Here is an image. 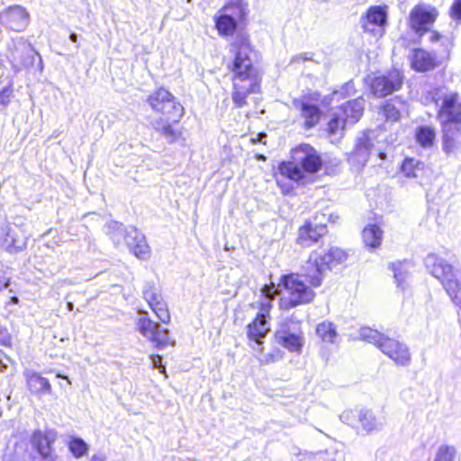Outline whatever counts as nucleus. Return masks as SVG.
I'll return each mask as SVG.
<instances>
[{"mask_svg":"<svg viewBox=\"0 0 461 461\" xmlns=\"http://www.w3.org/2000/svg\"><path fill=\"white\" fill-rule=\"evenodd\" d=\"M230 51L233 55L229 66L232 74V100L237 106L241 107L246 104L247 96L257 92L259 87L257 70L251 59L253 50L249 39L240 35L231 42Z\"/></svg>","mask_w":461,"mask_h":461,"instance_id":"nucleus-1","label":"nucleus"},{"mask_svg":"<svg viewBox=\"0 0 461 461\" xmlns=\"http://www.w3.org/2000/svg\"><path fill=\"white\" fill-rule=\"evenodd\" d=\"M291 161L282 162L279 172L283 176L298 183H304L305 174L317 173L322 160L317 150L309 144H300L291 151Z\"/></svg>","mask_w":461,"mask_h":461,"instance_id":"nucleus-2","label":"nucleus"},{"mask_svg":"<svg viewBox=\"0 0 461 461\" xmlns=\"http://www.w3.org/2000/svg\"><path fill=\"white\" fill-rule=\"evenodd\" d=\"M348 257L349 251L339 247H331L321 253L312 252L307 261L304 274L305 282L312 286H320L325 271L344 264Z\"/></svg>","mask_w":461,"mask_h":461,"instance_id":"nucleus-3","label":"nucleus"},{"mask_svg":"<svg viewBox=\"0 0 461 461\" xmlns=\"http://www.w3.org/2000/svg\"><path fill=\"white\" fill-rule=\"evenodd\" d=\"M359 336L363 340L375 345L395 365L408 366L411 364V355L409 348L404 343L386 337L368 327L362 328L359 331Z\"/></svg>","mask_w":461,"mask_h":461,"instance_id":"nucleus-4","label":"nucleus"},{"mask_svg":"<svg viewBox=\"0 0 461 461\" xmlns=\"http://www.w3.org/2000/svg\"><path fill=\"white\" fill-rule=\"evenodd\" d=\"M108 233L117 248L123 244L140 259H148L150 256V249L146 242L144 235L135 227L124 228L117 221L107 224Z\"/></svg>","mask_w":461,"mask_h":461,"instance_id":"nucleus-5","label":"nucleus"},{"mask_svg":"<svg viewBox=\"0 0 461 461\" xmlns=\"http://www.w3.org/2000/svg\"><path fill=\"white\" fill-rule=\"evenodd\" d=\"M340 420L356 429L358 435L366 436L383 429L384 420L372 411L346 410L339 415Z\"/></svg>","mask_w":461,"mask_h":461,"instance_id":"nucleus-6","label":"nucleus"},{"mask_svg":"<svg viewBox=\"0 0 461 461\" xmlns=\"http://www.w3.org/2000/svg\"><path fill=\"white\" fill-rule=\"evenodd\" d=\"M365 100L362 97L348 101L339 106L332 114L328 123L330 134H341L347 124H355L363 115Z\"/></svg>","mask_w":461,"mask_h":461,"instance_id":"nucleus-7","label":"nucleus"},{"mask_svg":"<svg viewBox=\"0 0 461 461\" xmlns=\"http://www.w3.org/2000/svg\"><path fill=\"white\" fill-rule=\"evenodd\" d=\"M151 109L163 114L167 120L178 122L184 115V107L167 89L160 87L149 95L147 99Z\"/></svg>","mask_w":461,"mask_h":461,"instance_id":"nucleus-8","label":"nucleus"},{"mask_svg":"<svg viewBox=\"0 0 461 461\" xmlns=\"http://www.w3.org/2000/svg\"><path fill=\"white\" fill-rule=\"evenodd\" d=\"M424 264L427 270L437 278L445 288H461L460 274L447 263L446 259L436 255L429 254Z\"/></svg>","mask_w":461,"mask_h":461,"instance_id":"nucleus-9","label":"nucleus"},{"mask_svg":"<svg viewBox=\"0 0 461 461\" xmlns=\"http://www.w3.org/2000/svg\"><path fill=\"white\" fill-rule=\"evenodd\" d=\"M140 316L137 318L136 330L148 340L153 342L158 348H163L168 345H174L175 341L169 336L167 329L148 317V312L139 310Z\"/></svg>","mask_w":461,"mask_h":461,"instance_id":"nucleus-10","label":"nucleus"},{"mask_svg":"<svg viewBox=\"0 0 461 461\" xmlns=\"http://www.w3.org/2000/svg\"><path fill=\"white\" fill-rule=\"evenodd\" d=\"M275 339L290 352L300 353L304 344L301 323L291 319L285 320L276 330Z\"/></svg>","mask_w":461,"mask_h":461,"instance_id":"nucleus-11","label":"nucleus"},{"mask_svg":"<svg viewBox=\"0 0 461 461\" xmlns=\"http://www.w3.org/2000/svg\"><path fill=\"white\" fill-rule=\"evenodd\" d=\"M7 59L15 71L32 66L34 56L39 55L23 37L12 39L7 43Z\"/></svg>","mask_w":461,"mask_h":461,"instance_id":"nucleus-12","label":"nucleus"},{"mask_svg":"<svg viewBox=\"0 0 461 461\" xmlns=\"http://www.w3.org/2000/svg\"><path fill=\"white\" fill-rule=\"evenodd\" d=\"M260 294L268 303L281 294L280 306L285 309L310 303L314 297L313 290H260Z\"/></svg>","mask_w":461,"mask_h":461,"instance_id":"nucleus-13","label":"nucleus"},{"mask_svg":"<svg viewBox=\"0 0 461 461\" xmlns=\"http://www.w3.org/2000/svg\"><path fill=\"white\" fill-rule=\"evenodd\" d=\"M438 12L435 7L425 5L414 6L410 14V26L416 34L422 36L435 23Z\"/></svg>","mask_w":461,"mask_h":461,"instance_id":"nucleus-14","label":"nucleus"},{"mask_svg":"<svg viewBox=\"0 0 461 461\" xmlns=\"http://www.w3.org/2000/svg\"><path fill=\"white\" fill-rule=\"evenodd\" d=\"M388 6L373 5L370 6L364 15H362L360 23L365 32L374 35L381 36L387 24Z\"/></svg>","mask_w":461,"mask_h":461,"instance_id":"nucleus-15","label":"nucleus"},{"mask_svg":"<svg viewBox=\"0 0 461 461\" xmlns=\"http://www.w3.org/2000/svg\"><path fill=\"white\" fill-rule=\"evenodd\" d=\"M402 75L400 70L393 69L386 74L375 77L370 83L371 92L377 97H384L400 88Z\"/></svg>","mask_w":461,"mask_h":461,"instance_id":"nucleus-16","label":"nucleus"},{"mask_svg":"<svg viewBox=\"0 0 461 461\" xmlns=\"http://www.w3.org/2000/svg\"><path fill=\"white\" fill-rule=\"evenodd\" d=\"M442 124L461 122V101L457 93H446L438 111Z\"/></svg>","mask_w":461,"mask_h":461,"instance_id":"nucleus-17","label":"nucleus"},{"mask_svg":"<svg viewBox=\"0 0 461 461\" xmlns=\"http://www.w3.org/2000/svg\"><path fill=\"white\" fill-rule=\"evenodd\" d=\"M27 237L18 226L6 224L0 230L1 246L10 253L23 250L26 246Z\"/></svg>","mask_w":461,"mask_h":461,"instance_id":"nucleus-18","label":"nucleus"},{"mask_svg":"<svg viewBox=\"0 0 461 461\" xmlns=\"http://www.w3.org/2000/svg\"><path fill=\"white\" fill-rule=\"evenodd\" d=\"M268 308L269 303H263L261 312L258 313L254 321L247 327L249 339L255 341L258 345L263 343L262 339L270 331Z\"/></svg>","mask_w":461,"mask_h":461,"instance_id":"nucleus-19","label":"nucleus"},{"mask_svg":"<svg viewBox=\"0 0 461 461\" xmlns=\"http://www.w3.org/2000/svg\"><path fill=\"white\" fill-rule=\"evenodd\" d=\"M30 22V15L25 8L21 5L10 6L0 13V23L14 31H23Z\"/></svg>","mask_w":461,"mask_h":461,"instance_id":"nucleus-20","label":"nucleus"},{"mask_svg":"<svg viewBox=\"0 0 461 461\" xmlns=\"http://www.w3.org/2000/svg\"><path fill=\"white\" fill-rule=\"evenodd\" d=\"M326 232V225L321 221L316 223L308 221L298 230L297 243L302 247H311Z\"/></svg>","mask_w":461,"mask_h":461,"instance_id":"nucleus-21","label":"nucleus"},{"mask_svg":"<svg viewBox=\"0 0 461 461\" xmlns=\"http://www.w3.org/2000/svg\"><path fill=\"white\" fill-rule=\"evenodd\" d=\"M143 298L161 322L168 323L170 321L167 304L159 290H144Z\"/></svg>","mask_w":461,"mask_h":461,"instance_id":"nucleus-22","label":"nucleus"},{"mask_svg":"<svg viewBox=\"0 0 461 461\" xmlns=\"http://www.w3.org/2000/svg\"><path fill=\"white\" fill-rule=\"evenodd\" d=\"M373 147L371 139L366 134H363L357 138L355 148L349 154L348 161L357 168L363 167L369 158Z\"/></svg>","mask_w":461,"mask_h":461,"instance_id":"nucleus-23","label":"nucleus"},{"mask_svg":"<svg viewBox=\"0 0 461 461\" xmlns=\"http://www.w3.org/2000/svg\"><path fill=\"white\" fill-rule=\"evenodd\" d=\"M443 125V150L447 155H455L461 149V122Z\"/></svg>","mask_w":461,"mask_h":461,"instance_id":"nucleus-24","label":"nucleus"},{"mask_svg":"<svg viewBox=\"0 0 461 461\" xmlns=\"http://www.w3.org/2000/svg\"><path fill=\"white\" fill-rule=\"evenodd\" d=\"M294 105L300 111V115L303 119V124L306 129L312 128L318 124L321 119V110L317 105L303 100H294Z\"/></svg>","mask_w":461,"mask_h":461,"instance_id":"nucleus-25","label":"nucleus"},{"mask_svg":"<svg viewBox=\"0 0 461 461\" xmlns=\"http://www.w3.org/2000/svg\"><path fill=\"white\" fill-rule=\"evenodd\" d=\"M411 68L419 72H426L433 69L436 66V56L433 53L422 49L413 50L411 56Z\"/></svg>","mask_w":461,"mask_h":461,"instance_id":"nucleus-26","label":"nucleus"},{"mask_svg":"<svg viewBox=\"0 0 461 461\" xmlns=\"http://www.w3.org/2000/svg\"><path fill=\"white\" fill-rule=\"evenodd\" d=\"M24 376L26 378L28 388L32 393L38 395L51 393L52 387L50 381L41 376L39 373L32 370H27L24 373Z\"/></svg>","mask_w":461,"mask_h":461,"instance_id":"nucleus-27","label":"nucleus"},{"mask_svg":"<svg viewBox=\"0 0 461 461\" xmlns=\"http://www.w3.org/2000/svg\"><path fill=\"white\" fill-rule=\"evenodd\" d=\"M405 110V103L396 97L385 102L382 107L383 116L386 120L396 122L400 119L401 113Z\"/></svg>","mask_w":461,"mask_h":461,"instance_id":"nucleus-28","label":"nucleus"},{"mask_svg":"<svg viewBox=\"0 0 461 461\" xmlns=\"http://www.w3.org/2000/svg\"><path fill=\"white\" fill-rule=\"evenodd\" d=\"M412 267V264L406 260L390 264L389 268L393 273V277L397 286H401L406 283L410 277Z\"/></svg>","mask_w":461,"mask_h":461,"instance_id":"nucleus-29","label":"nucleus"},{"mask_svg":"<svg viewBox=\"0 0 461 461\" xmlns=\"http://www.w3.org/2000/svg\"><path fill=\"white\" fill-rule=\"evenodd\" d=\"M362 238L366 247L375 249L381 245L383 230L376 224H369L363 230Z\"/></svg>","mask_w":461,"mask_h":461,"instance_id":"nucleus-30","label":"nucleus"},{"mask_svg":"<svg viewBox=\"0 0 461 461\" xmlns=\"http://www.w3.org/2000/svg\"><path fill=\"white\" fill-rule=\"evenodd\" d=\"M215 26L219 34L223 36L232 35L237 28V21L228 14L215 15Z\"/></svg>","mask_w":461,"mask_h":461,"instance_id":"nucleus-31","label":"nucleus"},{"mask_svg":"<svg viewBox=\"0 0 461 461\" xmlns=\"http://www.w3.org/2000/svg\"><path fill=\"white\" fill-rule=\"evenodd\" d=\"M170 120L159 119L153 122V128L159 132L168 142H175L180 137V131L174 129L170 123Z\"/></svg>","mask_w":461,"mask_h":461,"instance_id":"nucleus-32","label":"nucleus"},{"mask_svg":"<svg viewBox=\"0 0 461 461\" xmlns=\"http://www.w3.org/2000/svg\"><path fill=\"white\" fill-rule=\"evenodd\" d=\"M423 168L424 164L415 158H405L401 167L402 174L408 178H417Z\"/></svg>","mask_w":461,"mask_h":461,"instance_id":"nucleus-33","label":"nucleus"},{"mask_svg":"<svg viewBox=\"0 0 461 461\" xmlns=\"http://www.w3.org/2000/svg\"><path fill=\"white\" fill-rule=\"evenodd\" d=\"M317 336L324 342L333 343L338 337L336 326L330 321H323L316 327Z\"/></svg>","mask_w":461,"mask_h":461,"instance_id":"nucleus-34","label":"nucleus"},{"mask_svg":"<svg viewBox=\"0 0 461 461\" xmlns=\"http://www.w3.org/2000/svg\"><path fill=\"white\" fill-rule=\"evenodd\" d=\"M415 137L420 146L430 147L434 143L436 132L430 126H420L416 130Z\"/></svg>","mask_w":461,"mask_h":461,"instance_id":"nucleus-35","label":"nucleus"},{"mask_svg":"<svg viewBox=\"0 0 461 461\" xmlns=\"http://www.w3.org/2000/svg\"><path fill=\"white\" fill-rule=\"evenodd\" d=\"M282 288H309L304 282L302 280L301 276L298 274H288L285 275L281 278Z\"/></svg>","mask_w":461,"mask_h":461,"instance_id":"nucleus-36","label":"nucleus"},{"mask_svg":"<svg viewBox=\"0 0 461 461\" xmlns=\"http://www.w3.org/2000/svg\"><path fill=\"white\" fill-rule=\"evenodd\" d=\"M456 456V450L455 447L442 445L438 448L433 461H454Z\"/></svg>","mask_w":461,"mask_h":461,"instance_id":"nucleus-37","label":"nucleus"},{"mask_svg":"<svg viewBox=\"0 0 461 461\" xmlns=\"http://www.w3.org/2000/svg\"><path fill=\"white\" fill-rule=\"evenodd\" d=\"M68 447L70 452L77 458L83 456L88 449L86 443L83 439L77 438L70 440Z\"/></svg>","mask_w":461,"mask_h":461,"instance_id":"nucleus-38","label":"nucleus"},{"mask_svg":"<svg viewBox=\"0 0 461 461\" xmlns=\"http://www.w3.org/2000/svg\"><path fill=\"white\" fill-rule=\"evenodd\" d=\"M284 357V352L279 348H274L271 352L258 357L261 365H269L279 361Z\"/></svg>","mask_w":461,"mask_h":461,"instance_id":"nucleus-39","label":"nucleus"},{"mask_svg":"<svg viewBox=\"0 0 461 461\" xmlns=\"http://www.w3.org/2000/svg\"><path fill=\"white\" fill-rule=\"evenodd\" d=\"M339 219V216L337 213L331 212L329 210H327L324 212L317 213L316 220L319 221V222L321 221L322 223L325 220H327L329 222L336 223L338 222Z\"/></svg>","mask_w":461,"mask_h":461,"instance_id":"nucleus-40","label":"nucleus"},{"mask_svg":"<svg viewBox=\"0 0 461 461\" xmlns=\"http://www.w3.org/2000/svg\"><path fill=\"white\" fill-rule=\"evenodd\" d=\"M13 89L10 86L4 87L0 90V105L5 107L11 101Z\"/></svg>","mask_w":461,"mask_h":461,"instance_id":"nucleus-41","label":"nucleus"},{"mask_svg":"<svg viewBox=\"0 0 461 461\" xmlns=\"http://www.w3.org/2000/svg\"><path fill=\"white\" fill-rule=\"evenodd\" d=\"M450 13L452 17L457 20H461V1L460 0H455L451 9Z\"/></svg>","mask_w":461,"mask_h":461,"instance_id":"nucleus-42","label":"nucleus"},{"mask_svg":"<svg viewBox=\"0 0 461 461\" xmlns=\"http://www.w3.org/2000/svg\"><path fill=\"white\" fill-rule=\"evenodd\" d=\"M451 301L461 308V290H447Z\"/></svg>","mask_w":461,"mask_h":461,"instance_id":"nucleus-43","label":"nucleus"},{"mask_svg":"<svg viewBox=\"0 0 461 461\" xmlns=\"http://www.w3.org/2000/svg\"><path fill=\"white\" fill-rule=\"evenodd\" d=\"M0 344L5 346L11 344L10 334L8 330L2 326H0Z\"/></svg>","mask_w":461,"mask_h":461,"instance_id":"nucleus-44","label":"nucleus"},{"mask_svg":"<svg viewBox=\"0 0 461 461\" xmlns=\"http://www.w3.org/2000/svg\"><path fill=\"white\" fill-rule=\"evenodd\" d=\"M152 365L154 367L160 369L161 372H165V366H162V357L160 356L152 357Z\"/></svg>","mask_w":461,"mask_h":461,"instance_id":"nucleus-45","label":"nucleus"},{"mask_svg":"<svg viewBox=\"0 0 461 461\" xmlns=\"http://www.w3.org/2000/svg\"><path fill=\"white\" fill-rule=\"evenodd\" d=\"M441 38L440 34L438 32H431L430 35H429V41L431 42H436L438 41L439 39Z\"/></svg>","mask_w":461,"mask_h":461,"instance_id":"nucleus-46","label":"nucleus"},{"mask_svg":"<svg viewBox=\"0 0 461 461\" xmlns=\"http://www.w3.org/2000/svg\"><path fill=\"white\" fill-rule=\"evenodd\" d=\"M308 59H309V58L306 56V54H301L299 56L294 57L292 59L291 62L305 61Z\"/></svg>","mask_w":461,"mask_h":461,"instance_id":"nucleus-47","label":"nucleus"},{"mask_svg":"<svg viewBox=\"0 0 461 461\" xmlns=\"http://www.w3.org/2000/svg\"><path fill=\"white\" fill-rule=\"evenodd\" d=\"M90 461H105L104 455H94Z\"/></svg>","mask_w":461,"mask_h":461,"instance_id":"nucleus-48","label":"nucleus"},{"mask_svg":"<svg viewBox=\"0 0 461 461\" xmlns=\"http://www.w3.org/2000/svg\"><path fill=\"white\" fill-rule=\"evenodd\" d=\"M69 39L72 42H77V35L74 32L70 33Z\"/></svg>","mask_w":461,"mask_h":461,"instance_id":"nucleus-49","label":"nucleus"},{"mask_svg":"<svg viewBox=\"0 0 461 461\" xmlns=\"http://www.w3.org/2000/svg\"><path fill=\"white\" fill-rule=\"evenodd\" d=\"M57 376L58 377H62V378H65L68 384H71V382L69 381L68 377V376H65V375H62L60 374H57Z\"/></svg>","mask_w":461,"mask_h":461,"instance_id":"nucleus-50","label":"nucleus"},{"mask_svg":"<svg viewBox=\"0 0 461 461\" xmlns=\"http://www.w3.org/2000/svg\"><path fill=\"white\" fill-rule=\"evenodd\" d=\"M378 156H379V158H380L381 159H384V158H385V157H386L385 153H384V152H379V153H378Z\"/></svg>","mask_w":461,"mask_h":461,"instance_id":"nucleus-51","label":"nucleus"},{"mask_svg":"<svg viewBox=\"0 0 461 461\" xmlns=\"http://www.w3.org/2000/svg\"><path fill=\"white\" fill-rule=\"evenodd\" d=\"M11 302H13L14 303H16L18 302V298H17V297H15V296H13V297L11 298Z\"/></svg>","mask_w":461,"mask_h":461,"instance_id":"nucleus-52","label":"nucleus"},{"mask_svg":"<svg viewBox=\"0 0 461 461\" xmlns=\"http://www.w3.org/2000/svg\"><path fill=\"white\" fill-rule=\"evenodd\" d=\"M68 310H70V311L73 309V303H72L71 302H68Z\"/></svg>","mask_w":461,"mask_h":461,"instance_id":"nucleus-53","label":"nucleus"},{"mask_svg":"<svg viewBox=\"0 0 461 461\" xmlns=\"http://www.w3.org/2000/svg\"><path fill=\"white\" fill-rule=\"evenodd\" d=\"M261 288L267 289V288H273L272 286H269L267 285H264Z\"/></svg>","mask_w":461,"mask_h":461,"instance_id":"nucleus-54","label":"nucleus"},{"mask_svg":"<svg viewBox=\"0 0 461 461\" xmlns=\"http://www.w3.org/2000/svg\"><path fill=\"white\" fill-rule=\"evenodd\" d=\"M7 285H9V283H8V282H5V283L4 284V286H7Z\"/></svg>","mask_w":461,"mask_h":461,"instance_id":"nucleus-55","label":"nucleus"}]
</instances>
